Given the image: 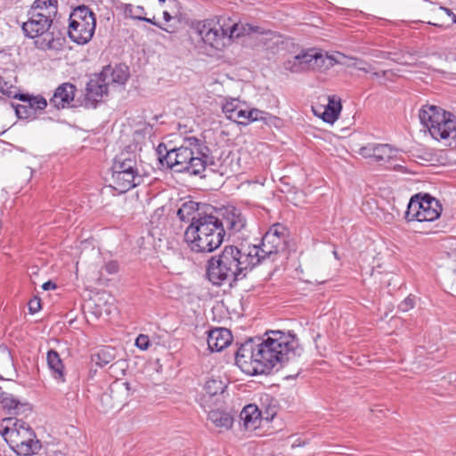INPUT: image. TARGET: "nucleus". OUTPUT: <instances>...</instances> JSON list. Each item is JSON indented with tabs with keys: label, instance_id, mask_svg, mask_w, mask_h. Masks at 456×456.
<instances>
[{
	"label": "nucleus",
	"instance_id": "f257e3e1",
	"mask_svg": "<svg viewBox=\"0 0 456 456\" xmlns=\"http://www.w3.org/2000/svg\"><path fill=\"white\" fill-rule=\"evenodd\" d=\"M287 238L286 228L281 224H274L263 236L260 246H225L218 255L212 256L207 262L206 275L208 281L215 286L224 283L234 286L265 259L284 251Z\"/></svg>",
	"mask_w": 456,
	"mask_h": 456
},
{
	"label": "nucleus",
	"instance_id": "f03ea898",
	"mask_svg": "<svg viewBox=\"0 0 456 456\" xmlns=\"http://www.w3.org/2000/svg\"><path fill=\"white\" fill-rule=\"evenodd\" d=\"M265 336V339L249 338L237 349L235 362L243 372L269 374L277 365L283 366L303 352L295 335L270 330Z\"/></svg>",
	"mask_w": 456,
	"mask_h": 456
},
{
	"label": "nucleus",
	"instance_id": "7ed1b4c3",
	"mask_svg": "<svg viewBox=\"0 0 456 456\" xmlns=\"http://www.w3.org/2000/svg\"><path fill=\"white\" fill-rule=\"evenodd\" d=\"M156 151L161 166L177 173L200 175L207 167L216 164L206 142L195 136L184 137L179 147L171 149L159 143Z\"/></svg>",
	"mask_w": 456,
	"mask_h": 456
},
{
	"label": "nucleus",
	"instance_id": "20e7f679",
	"mask_svg": "<svg viewBox=\"0 0 456 456\" xmlns=\"http://www.w3.org/2000/svg\"><path fill=\"white\" fill-rule=\"evenodd\" d=\"M213 214L215 210L188 224L184 230L183 240L191 251L211 253L222 245L225 232L218 216Z\"/></svg>",
	"mask_w": 456,
	"mask_h": 456
},
{
	"label": "nucleus",
	"instance_id": "39448f33",
	"mask_svg": "<svg viewBox=\"0 0 456 456\" xmlns=\"http://www.w3.org/2000/svg\"><path fill=\"white\" fill-rule=\"evenodd\" d=\"M0 435L9 446L20 456L36 454L42 447L34 430L22 419H4L0 427Z\"/></svg>",
	"mask_w": 456,
	"mask_h": 456
},
{
	"label": "nucleus",
	"instance_id": "423d86ee",
	"mask_svg": "<svg viewBox=\"0 0 456 456\" xmlns=\"http://www.w3.org/2000/svg\"><path fill=\"white\" fill-rule=\"evenodd\" d=\"M420 123L436 140H446L456 146V116L435 105H425L419 110Z\"/></svg>",
	"mask_w": 456,
	"mask_h": 456
},
{
	"label": "nucleus",
	"instance_id": "0eeeda50",
	"mask_svg": "<svg viewBox=\"0 0 456 456\" xmlns=\"http://www.w3.org/2000/svg\"><path fill=\"white\" fill-rule=\"evenodd\" d=\"M111 181V186L119 193H125L142 183L135 153L120 152L113 159Z\"/></svg>",
	"mask_w": 456,
	"mask_h": 456
},
{
	"label": "nucleus",
	"instance_id": "6e6552de",
	"mask_svg": "<svg viewBox=\"0 0 456 456\" xmlns=\"http://www.w3.org/2000/svg\"><path fill=\"white\" fill-rule=\"evenodd\" d=\"M21 29L27 37L37 38L35 44L39 49L58 50L62 46V34L52 20L28 15V20L22 23Z\"/></svg>",
	"mask_w": 456,
	"mask_h": 456
},
{
	"label": "nucleus",
	"instance_id": "1a4fd4ad",
	"mask_svg": "<svg viewBox=\"0 0 456 456\" xmlns=\"http://www.w3.org/2000/svg\"><path fill=\"white\" fill-rule=\"evenodd\" d=\"M68 35L77 45H86L93 37L95 27V14L86 5H79L69 14Z\"/></svg>",
	"mask_w": 456,
	"mask_h": 456
},
{
	"label": "nucleus",
	"instance_id": "9d476101",
	"mask_svg": "<svg viewBox=\"0 0 456 456\" xmlns=\"http://www.w3.org/2000/svg\"><path fill=\"white\" fill-rule=\"evenodd\" d=\"M442 213L440 202L428 193L412 196L407 205L404 218L407 222H432Z\"/></svg>",
	"mask_w": 456,
	"mask_h": 456
},
{
	"label": "nucleus",
	"instance_id": "9b49d317",
	"mask_svg": "<svg viewBox=\"0 0 456 456\" xmlns=\"http://www.w3.org/2000/svg\"><path fill=\"white\" fill-rule=\"evenodd\" d=\"M197 32L206 45L216 50L222 49L225 45L224 40L228 39V30L212 20L200 22Z\"/></svg>",
	"mask_w": 456,
	"mask_h": 456
},
{
	"label": "nucleus",
	"instance_id": "f8f14e48",
	"mask_svg": "<svg viewBox=\"0 0 456 456\" xmlns=\"http://www.w3.org/2000/svg\"><path fill=\"white\" fill-rule=\"evenodd\" d=\"M213 215L214 216H218L224 232L228 231L230 234H235L242 231L247 225V219L240 209L233 206H227L218 209L215 208V214Z\"/></svg>",
	"mask_w": 456,
	"mask_h": 456
},
{
	"label": "nucleus",
	"instance_id": "ddd939ff",
	"mask_svg": "<svg viewBox=\"0 0 456 456\" xmlns=\"http://www.w3.org/2000/svg\"><path fill=\"white\" fill-rule=\"evenodd\" d=\"M215 208L210 205L200 204L192 200L183 202L177 210L178 218L183 222L191 224L198 222L200 217L213 213Z\"/></svg>",
	"mask_w": 456,
	"mask_h": 456
},
{
	"label": "nucleus",
	"instance_id": "4468645a",
	"mask_svg": "<svg viewBox=\"0 0 456 456\" xmlns=\"http://www.w3.org/2000/svg\"><path fill=\"white\" fill-rule=\"evenodd\" d=\"M108 86L100 74H95L86 84L85 94V105L86 107L95 108L104 94L108 93Z\"/></svg>",
	"mask_w": 456,
	"mask_h": 456
},
{
	"label": "nucleus",
	"instance_id": "2eb2a0df",
	"mask_svg": "<svg viewBox=\"0 0 456 456\" xmlns=\"http://www.w3.org/2000/svg\"><path fill=\"white\" fill-rule=\"evenodd\" d=\"M230 120L240 125H248L255 121H263L266 125H271L277 120V118L258 109H250L248 110L240 105Z\"/></svg>",
	"mask_w": 456,
	"mask_h": 456
},
{
	"label": "nucleus",
	"instance_id": "dca6fc26",
	"mask_svg": "<svg viewBox=\"0 0 456 456\" xmlns=\"http://www.w3.org/2000/svg\"><path fill=\"white\" fill-rule=\"evenodd\" d=\"M226 388V384L220 379H208L204 385L205 394L203 395L202 406L204 408H211L212 404L217 405L220 401L219 397L223 395Z\"/></svg>",
	"mask_w": 456,
	"mask_h": 456
},
{
	"label": "nucleus",
	"instance_id": "f3484780",
	"mask_svg": "<svg viewBox=\"0 0 456 456\" xmlns=\"http://www.w3.org/2000/svg\"><path fill=\"white\" fill-rule=\"evenodd\" d=\"M266 409L265 419L269 420L275 415V411ZM240 418L243 422V426L246 429H256L258 427L260 419L264 418L263 412L256 404H248L240 411Z\"/></svg>",
	"mask_w": 456,
	"mask_h": 456
},
{
	"label": "nucleus",
	"instance_id": "a211bd4d",
	"mask_svg": "<svg viewBox=\"0 0 456 456\" xmlns=\"http://www.w3.org/2000/svg\"><path fill=\"white\" fill-rule=\"evenodd\" d=\"M58 12V0H35L28 11V15L35 18L52 20Z\"/></svg>",
	"mask_w": 456,
	"mask_h": 456
},
{
	"label": "nucleus",
	"instance_id": "6ab92c4d",
	"mask_svg": "<svg viewBox=\"0 0 456 456\" xmlns=\"http://www.w3.org/2000/svg\"><path fill=\"white\" fill-rule=\"evenodd\" d=\"M208 346L211 352H220L232 341V335L228 329L216 328L208 331Z\"/></svg>",
	"mask_w": 456,
	"mask_h": 456
},
{
	"label": "nucleus",
	"instance_id": "aec40b11",
	"mask_svg": "<svg viewBox=\"0 0 456 456\" xmlns=\"http://www.w3.org/2000/svg\"><path fill=\"white\" fill-rule=\"evenodd\" d=\"M76 91L75 85L69 82L63 83L55 89L53 97L50 99V103L57 109H63L74 100Z\"/></svg>",
	"mask_w": 456,
	"mask_h": 456
},
{
	"label": "nucleus",
	"instance_id": "412c9836",
	"mask_svg": "<svg viewBox=\"0 0 456 456\" xmlns=\"http://www.w3.org/2000/svg\"><path fill=\"white\" fill-rule=\"evenodd\" d=\"M101 75L108 86L110 85H125L129 77L127 68L122 65H116L115 67L108 65L102 69Z\"/></svg>",
	"mask_w": 456,
	"mask_h": 456
},
{
	"label": "nucleus",
	"instance_id": "4be33fe9",
	"mask_svg": "<svg viewBox=\"0 0 456 456\" xmlns=\"http://www.w3.org/2000/svg\"><path fill=\"white\" fill-rule=\"evenodd\" d=\"M226 29L228 30V40H231L232 38H239L244 36H249L252 34L265 35L269 32V30H266L263 27L242 22L234 23L232 26Z\"/></svg>",
	"mask_w": 456,
	"mask_h": 456
},
{
	"label": "nucleus",
	"instance_id": "5701e85b",
	"mask_svg": "<svg viewBox=\"0 0 456 456\" xmlns=\"http://www.w3.org/2000/svg\"><path fill=\"white\" fill-rule=\"evenodd\" d=\"M46 362L53 379L58 382L64 383L66 381L64 364L59 353L54 349H50L46 354Z\"/></svg>",
	"mask_w": 456,
	"mask_h": 456
},
{
	"label": "nucleus",
	"instance_id": "b1692460",
	"mask_svg": "<svg viewBox=\"0 0 456 456\" xmlns=\"http://www.w3.org/2000/svg\"><path fill=\"white\" fill-rule=\"evenodd\" d=\"M341 108L340 99L337 98L335 95L329 96L328 104L321 115V118L324 122L332 124L338 118Z\"/></svg>",
	"mask_w": 456,
	"mask_h": 456
},
{
	"label": "nucleus",
	"instance_id": "393cba45",
	"mask_svg": "<svg viewBox=\"0 0 456 456\" xmlns=\"http://www.w3.org/2000/svg\"><path fill=\"white\" fill-rule=\"evenodd\" d=\"M12 97L14 99H19L22 102L27 103L28 106L34 109V110H36L37 118L47 106V102L42 95L34 96L29 94H16Z\"/></svg>",
	"mask_w": 456,
	"mask_h": 456
},
{
	"label": "nucleus",
	"instance_id": "a878e982",
	"mask_svg": "<svg viewBox=\"0 0 456 456\" xmlns=\"http://www.w3.org/2000/svg\"><path fill=\"white\" fill-rule=\"evenodd\" d=\"M209 409L208 419L216 427L228 429L232 426L233 419L229 413L219 410Z\"/></svg>",
	"mask_w": 456,
	"mask_h": 456
},
{
	"label": "nucleus",
	"instance_id": "bb28decb",
	"mask_svg": "<svg viewBox=\"0 0 456 456\" xmlns=\"http://www.w3.org/2000/svg\"><path fill=\"white\" fill-rule=\"evenodd\" d=\"M114 359V349L110 346L102 348L97 354L92 355V361L101 368L110 363Z\"/></svg>",
	"mask_w": 456,
	"mask_h": 456
},
{
	"label": "nucleus",
	"instance_id": "cd10ccee",
	"mask_svg": "<svg viewBox=\"0 0 456 456\" xmlns=\"http://www.w3.org/2000/svg\"><path fill=\"white\" fill-rule=\"evenodd\" d=\"M313 63V70H320L323 68L328 69L334 66L337 61L332 56L324 55L315 49Z\"/></svg>",
	"mask_w": 456,
	"mask_h": 456
},
{
	"label": "nucleus",
	"instance_id": "c85d7f7f",
	"mask_svg": "<svg viewBox=\"0 0 456 456\" xmlns=\"http://www.w3.org/2000/svg\"><path fill=\"white\" fill-rule=\"evenodd\" d=\"M373 152L376 161L390 159L393 157V151L388 144H375Z\"/></svg>",
	"mask_w": 456,
	"mask_h": 456
},
{
	"label": "nucleus",
	"instance_id": "c756f323",
	"mask_svg": "<svg viewBox=\"0 0 456 456\" xmlns=\"http://www.w3.org/2000/svg\"><path fill=\"white\" fill-rule=\"evenodd\" d=\"M12 107L15 110V113L19 118L23 119H36L37 118L36 116V110L31 107L28 106L27 103L22 102L21 104H12Z\"/></svg>",
	"mask_w": 456,
	"mask_h": 456
},
{
	"label": "nucleus",
	"instance_id": "7c9ffc66",
	"mask_svg": "<svg viewBox=\"0 0 456 456\" xmlns=\"http://www.w3.org/2000/svg\"><path fill=\"white\" fill-rule=\"evenodd\" d=\"M315 49L302 50L299 53L304 71L313 70Z\"/></svg>",
	"mask_w": 456,
	"mask_h": 456
},
{
	"label": "nucleus",
	"instance_id": "2f4dec72",
	"mask_svg": "<svg viewBox=\"0 0 456 456\" xmlns=\"http://www.w3.org/2000/svg\"><path fill=\"white\" fill-rule=\"evenodd\" d=\"M0 403L2 407L8 410L10 413H12V411H15L20 404V402L12 395L6 393H3L0 395Z\"/></svg>",
	"mask_w": 456,
	"mask_h": 456
},
{
	"label": "nucleus",
	"instance_id": "473e14b6",
	"mask_svg": "<svg viewBox=\"0 0 456 456\" xmlns=\"http://www.w3.org/2000/svg\"><path fill=\"white\" fill-rule=\"evenodd\" d=\"M284 68H285V69H287V70H289V71H290L292 73L305 72L304 69H303V66H302V62H301V59H300L299 53L295 55V56H293L290 59H288L284 62Z\"/></svg>",
	"mask_w": 456,
	"mask_h": 456
},
{
	"label": "nucleus",
	"instance_id": "72a5a7b5",
	"mask_svg": "<svg viewBox=\"0 0 456 456\" xmlns=\"http://www.w3.org/2000/svg\"><path fill=\"white\" fill-rule=\"evenodd\" d=\"M240 105V102L237 99L233 98L226 100V102L222 106V110L226 118L231 119V118L233 116V114L236 113Z\"/></svg>",
	"mask_w": 456,
	"mask_h": 456
},
{
	"label": "nucleus",
	"instance_id": "f704fd0d",
	"mask_svg": "<svg viewBox=\"0 0 456 456\" xmlns=\"http://www.w3.org/2000/svg\"><path fill=\"white\" fill-rule=\"evenodd\" d=\"M131 19L138 20H142V21L151 23V24L159 28L160 29H162V30H164V31H166L167 33H174L175 32V29H171L170 28L163 27L159 22L155 20L154 17L152 19H151V18L144 17L143 15L131 14Z\"/></svg>",
	"mask_w": 456,
	"mask_h": 456
},
{
	"label": "nucleus",
	"instance_id": "c9c22d12",
	"mask_svg": "<svg viewBox=\"0 0 456 456\" xmlns=\"http://www.w3.org/2000/svg\"><path fill=\"white\" fill-rule=\"evenodd\" d=\"M352 60H354V62L348 64L347 65L348 67L355 68L358 70H361V71H363L366 73L373 71L371 65L369 64L368 62H366L364 60L355 59V58H352Z\"/></svg>",
	"mask_w": 456,
	"mask_h": 456
},
{
	"label": "nucleus",
	"instance_id": "e433bc0d",
	"mask_svg": "<svg viewBox=\"0 0 456 456\" xmlns=\"http://www.w3.org/2000/svg\"><path fill=\"white\" fill-rule=\"evenodd\" d=\"M130 390V384L128 382L123 383H114L110 387V396L114 397V394L118 392H123L126 394V396H128Z\"/></svg>",
	"mask_w": 456,
	"mask_h": 456
},
{
	"label": "nucleus",
	"instance_id": "4c0bfd02",
	"mask_svg": "<svg viewBox=\"0 0 456 456\" xmlns=\"http://www.w3.org/2000/svg\"><path fill=\"white\" fill-rule=\"evenodd\" d=\"M415 305L414 298L411 297V296L407 297L404 300H403L398 305V310L400 312H408L409 310L412 309Z\"/></svg>",
	"mask_w": 456,
	"mask_h": 456
},
{
	"label": "nucleus",
	"instance_id": "58836bf2",
	"mask_svg": "<svg viewBox=\"0 0 456 456\" xmlns=\"http://www.w3.org/2000/svg\"><path fill=\"white\" fill-rule=\"evenodd\" d=\"M12 86L11 85V83L5 80L4 77L0 76V93H2L4 95H7L8 97H12Z\"/></svg>",
	"mask_w": 456,
	"mask_h": 456
},
{
	"label": "nucleus",
	"instance_id": "ea45409f",
	"mask_svg": "<svg viewBox=\"0 0 456 456\" xmlns=\"http://www.w3.org/2000/svg\"><path fill=\"white\" fill-rule=\"evenodd\" d=\"M150 344V338L147 335L140 334L135 340V346L142 350L148 349Z\"/></svg>",
	"mask_w": 456,
	"mask_h": 456
},
{
	"label": "nucleus",
	"instance_id": "a19ab883",
	"mask_svg": "<svg viewBox=\"0 0 456 456\" xmlns=\"http://www.w3.org/2000/svg\"><path fill=\"white\" fill-rule=\"evenodd\" d=\"M28 311L30 314H36L41 309V300L39 297H35L34 298L30 299L28 304Z\"/></svg>",
	"mask_w": 456,
	"mask_h": 456
},
{
	"label": "nucleus",
	"instance_id": "79ce46f5",
	"mask_svg": "<svg viewBox=\"0 0 456 456\" xmlns=\"http://www.w3.org/2000/svg\"><path fill=\"white\" fill-rule=\"evenodd\" d=\"M103 269L109 274H115L119 270V265L117 261L111 260L104 265Z\"/></svg>",
	"mask_w": 456,
	"mask_h": 456
},
{
	"label": "nucleus",
	"instance_id": "37998d69",
	"mask_svg": "<svg viewBox=\"0 0 456 456\" xmlns=\"http://www.w3.org/2000/svg\"><path fill=\"white\" fill-rule=\"evenodd\" d=\"M374 146L375 144L374 143H370L366 146H363L360 149L359 151V153L364 157V158H370V159H373V155H374V152H373V150H374Z\"/></svg>",
	"mask_w": 456,
	"mask_h": 456
},
{
	"label": "nucleus",
	"instance_id": "c03bdc74",
	"mask_svg": "<svg viewBox=\"0 0 456 456\" xmlns=\"http://www.w3.org/2000/svg\"><path fill=\"white\" fill-rule=\"evenodd\" d=\"M56 288H57L56 284L52 281H48L42 285V289L44 290H52V289H55Z\"/></svg>",
	"mask_w": 456,
	"mask_h": 456
},
{
	"label": "nucleus",
	"instance_id": "a18cd8bd",
	"mask_svg": "<svg viewBox=\"0 0 456 456\" xmlns=\"http://www.w3.org/2000/svg\"><path fill=\"white\" fill-rule=\"evenodd\" d=\"M125 14L131 18V14H134V10L132 4H127L125 8Z\"/></svg>",
	"mask_w": 456,
	"mask_h": 456
},
{
	"label": "nucleus",
	"instance_id": "49530a36",
	"mask_svg": "<svg viewBox=\"0 0 456 456\" xmlns=\"http://www.w3.org/2000/svg\"><path fill=\"white\" fill-rule=\"evenodd\" d=\"M163 19L166 22H169L173 19V17L167 11H165L163 12Z\"/></svg>",
	"mask_w": 456,
	"mask_h": 456
},
{
	"label": "nucleus",
	"instance_id": "de8ad7c7",
	"mask_svg": "<svg viewBox=\"0 0 456 456\" xmlns=\"http://www.w3.org/2000/svg\"><path fill=\"white\" fill-rule=\"evenodd\" d=\"M386 73H387L386 71H381V72H372L371 71V77H377V78L383 77L386 76Z\"/></svg>",
	"mask_w": 456,
	"mask_h": 456
},
{
	"label": "nucleus",
	"instance_id": "09e8293b",
	"mask_svg": "<svg viewBox=\"0 0 456 456\" xmlns=\"http://www.w3.org/2000/svg\"><path fill=\"white\" fill-rule=\"evenodd\" d=\"M143 13H145V10L142 6H137L134 9V14L142 15Z\"/></svg>",
	"mask_w": 456,
	"mask_h": 456
},
{
	"label": "nucleus",
	"instance_id": "8fccbe9b",
	"mask_svg": "<svg viewBox=\"0 0 456 456\" xmlns=\"http://www.w3.org/2000/svg\"><path fill=\"white\" fill-rule=\"evenodd\" d=\"M298 374H299V371L297 373H296L295 377L298 376ZM286 378L290 379V378H294V376H287Z\"/></svg>",
	"mask_w": 456,
	"mask_h": 456
},
{
	"label": "nucleus",
	"instance_id": "3c124183",
	"mask_svg": "<svg viewBox=\"0 0 456 456\" xmlns=\"http://www.w3.org/2000/svg\"><path fill=\"white\" fill-rule=\"evenodd\" d=\"M148 30H149V31H151V32L155 33V30H154V29H151V28H149Z\"/></svg>",
	"mask_w": 456,
	"mask_h": 456
},
{
	"label": "nucleus",
	"instance_id": "603ef678",
	"mask_svg": "<svg viewBox=\"0 0 456 456\" xmlns=\"http://www.w3.org/2000/svg\"><path fill=\"white\" fill-rule=\"evenodd\" d=\"M444 10L448 12H451V11L448 8H444Z\"/></svg>",
	"mask_w": 456,
	"mask_h": 456
},
{
	"label": "nucleus",
	"instance_id": "864d4df0",
	"mask_svg": "<svg viewBox=\"0 0 456 456\" xmlns=\"http://www.w3.org/2000/svg\"><path fill=\"white\" fill-rule=\"evenodd\" d=\"M333 253H334V256L338 258L337 252L334 251Z\"/></svg>",
	"mask_w": 456,
	"mask_h": 456
},
{
	"label": "nucleus",
	"instance_id": "5fc2aeb1",
	"mask_svg": "<svg viewBox=\"0 0 456 456\" xmlns=\"http://www.w3.org/2000/svg\"><path fill=\"white\" fill-rule=\"evenodd\" d=\"M453 21L456 23V17L454 18Z\"/></svg>",
	"mask_w": 456,
	"mask_h": 456
}]
</instances>
